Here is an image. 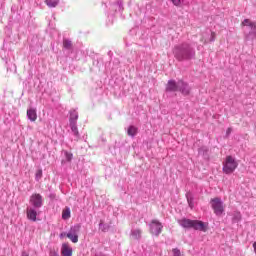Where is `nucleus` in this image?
Instances as JSON below:
<instances>
[{
    "label": "nucleus",
    "instance_id": "1",
    "mask_svg": "<svg viewBox=\"0 0 256 256\" xmlns=\"http://www.w3.org/2000/svg\"><path fill=\"white\" fill-rule=\"evenodd\" d=\"M173 54L178 61H184L193 59L195 57V50L188 43H183L174 47Z\"/></svg>",
    "mask_w": 256,
    "mask_h": 256
},
{
    "label": "nucleus",
    "instance_id": "2",
    "mask_svg": "<svg viewBox=\"0 0 256 256\" xmlns=\"http://www.w3.org/2000/svg\"><path fill=\"white\" fill-rule=\"evenodd\" d=\"M178 224L183 229H195V231H207V223L199 220H191L187 218H183L178 220Z\"/></svg>",
    "mask_w": 256,
    "mask_h": 256
},
{
    "label": "nucleus",
    "instance_id": "3",
    "mask_svg": "<svg viewBox=\"0 0 256 256\" xmlns=\"http://www.w3.org/2000/svg\"><path fill=\"white\" fill-rule=\"evenodd\" d=\"M166 91H180L182 95H189L191 89L189 88V85H187V83L183 82L182 80H179L178 82H175V80H169L166 85Z\"/></svg>",
    "mask_w": 256,
    "mask_h": 256
},
{
    "label": "nucleus",
    "instance_id": "4",
    "mask_svg": "<svg viewBox=\"0 0 256 256\" xmlns=\"http://www.w3.org/2000/svg\"><path fill=\"white\" fill-rule=\"evenodd\" d=\"M237 167H239V162H237L233 156H227L223 162L222 171L226 175H231V173H233Z\"/></svg>",
    "mask_w": 256,
    "mask_h": 256
},
{
    "label": "nucleus",
    "instance_id": "5",
    "mask_svg": "<svg viewBox=\"0 0 256 256\" xmlns=\"http://www.w3.org/2000/svg\"><path fill=\"white\" fill-rule=\"evenodd\" d=\"M81 231V225L76 224L71 226L67 232V238L70 239L72 243H79V233Z\"/></svg>",
    "mask_w": 256,
    "mask_h": 256
},
{
    "label": "nucleus",
    "instance_id": "6",
    "mask_svg": "<svg viewBox=\"0 0 256 256\" xmlns=\"http://www.w3.org/2000/svg\"><path fill=\"white\" fill-rule=\"evenodd\" d=\"M211 207L218 217L223 215V212L225 211V208L223 207V201L221 198H214L210 201Z\"/></svg>",
    "mask_w": 256,
    "mask_h": 256
},
{
    "label": "nucleus",
    "instance_id": "7",
    "mask_svg": "<svg viewBox=\"0 0 256 256\" xmlns=\"http://www.w3.org/2000/svg\"><path fill=\"white\" fill-rule=\"evenodd\" d=\"M29 203L34 207V209H41V207H43V196L37 193L32 194L30 196Z\"/></svg>",
    "mask_w": 256,
    "mask_h": 256
},
{
    "label": "nucleus",
    "instance_id": "8",
    "mask_svg": "<svg viewBox=\"0 0 256 256\" xmlns=\"http://www.w3.org/2000/svg\"><path fill=\"white\" fill-rule=\"evenodd\" d=\"M161 231H163V224L158 220H152L150 223V232L152 235L159 236L161 235Z\"/></svg>",
    "mask_w": 256,
    "mask_h": 256
},
{
    "label": "nucleus",
    "instance_id": "9",
    "mask_svg": "<svg viewBox=\"0 0 256 256\" xmlns=\"http://www.w3.org/2000/svg\"><path fill=\"white\" fill-rule=\"evenodd\" d=\"M243 27H246L248 29L250 35H256V24L251 22L249 19H245L242 22Z\"/></svg>",
    "mask_w": 256,
    "mask_h": 256
},
{
    "label": "nucleus",
    "instance_id": "10",
    "mask_svg": "<svg viewBox=\"0 0 256 256\" xmlns=\"http://www.w3.org/2000/svg\"><path fill=\"white\" fill-rule=\"evenodd\" d=\"M37 209L35 207H28L26 210L27 219L30 221H37Z\"/></svg>",
    "mask_w": 256,
    "mask_h": 256
},
{
    "label": "nucleus",
    "instance_id": "11",
    "mask_svg": "<svg viewBox=\"0 0 256 256\" xmlns=\"http://www.w3.org/2000/svg\"><path fill=\"white\" fill-rule=\"evenodd\" d=\"M62 256H73V248L69 245V243H63L61 247Z\"/></svg>",
    "mask_w": 256,
    "mask_h": 256
},
{
    "label": "nucleus",
    "instance_id": "12",
    "mask_svg": "<svg viewBox=\"0 0 256 256\" xmlns=\"http://www.w3.org/2000/svg\"><path fill=\"white\" fill-rule=\"evenodd\" d=\"M27 119H29V121L32 123L37 121V110L35 108H30L27 110Z\"/></svg>",
    "mask_w": 256,
    "mask_h": 256
},
{
    "label": "nucleus",
    "instance_id": "13",
    "mask_svg": "<svg viewBox=\"0 0 256 256\" xmlns=\"http://www.w3.org/2000/svg\"><path fill=\"white\" fill-rule=\"evenodd\" d=\"M79 119V113L77 110H71L70 111V123H77V120Z\"/></svg>",
    "mask_w": 256,
    "mask_h": 256
},
{
    "label": "nucleus",
    "instance_id": "14",
    "mask_svg": "<svg viewBox=\"0 0 256 256\" xmlns=\"http://www.w3.org/2000/svg\"><path fill=\"white\" fill-rule=\"evenodd\" d=\"M71 131L76 137V139H79V130L77 129V122H70Z\"/></svg>",
    "mask_w": 256,
    "mask_h": 256
},
{
    "label": "nucleus",
    "instance_id": "15",
    "mask_svg": "<svg viewBox=\"0 0 256 256\" xmlns=\"http://www.w3.org/2000/svg\"><path fill=\"white\" fill-rule=\"evenodd\" d=\"M62 219L64 221H67V219H71V209L69 207H66L63 211H62Z\"/></svg>",
    "mask_w": 256,
    "mask_h": 256
},
{
    "label": "nucleus",
    "instance_id": "16",
    "mask_svg": "<svg viewBox=\"0 0 256 256\" xmlns=\"http://www.w3.org/2000/svg\"><path fill=\"white\" fill-rule=\"evenodd\" d=\"M131 237H132V239H141V230L140 229H132Z\"/></svg>",
    "mask_w": 256,
    "mask_h": 256
},
{
    "label": "nucleus",
    "instance_id": "17",
    "mask_svg": "<svg viewBox=\"0 0 256 256\" xmlns=\"http://www.w3.org/2000/svg\"><path fill=\"white\" fill-rule=\"evenodd\" d=\"M45 3L50 8H55L59 5V0H45Z\"/></svg>",
    "mask_w": 256,
    "mask_h": 256
},
{
    "label": "nucleus",
    "instance_id": "18",
    "mask_svg": "<svg viewBox=\"0 0 256 256\" xmlns=\"http://www.w3.org/2000/svg\"><path fill=\"white\" fill-rule=\"evenodd\" d=\"M215 37H216L215 32H211V33H210V37H209V38H205V36H203L202 41H203L204 43H209V41H210L211 43H213V41H215Z\"/></svg>",
    "mask_w": 256,
    "mask_h": 256
},
{
    "label": "nucleus",
    "instance_id": "19",
    "mask_svg": "<svg viewBox=\"0 0 256 256\" xmlns=\"http://www.w3.org/2000/svg\"><path fill=\"white\" fill-rule=\"evenodd\" d=\"M127 133L130 137H135V135H137V127L135 126L128 127Z\"/></svg>",
    "mask_w": 256,
    "mask_h": 256
},
{
    "label": "nucleus",
    "instance_id": "20",
    "mask_svg": "<svg viewBox=\"0 0 256 256\" xmlns=\"http://www.w3.org/2000/svg\"><path fill=\"white\" fill-rule=\"evenodd\" d=\"M186 198H187V201H188V205L191 209H193L194 207V204H193V194H191V192H188L186 194Z\"/></svg>",
    "mask_w": 256,
    "mask_h": 256
},
{
    "label": "nucleus",
    "instance_id": "21",
    "mask_svg": "<svg viewBox=\"0 0 256 256\" xmlns=\"http://www.w3.org/2000/svg\"><path fill=\"white\" fill-rule=\"evenodd\" d=\"M63 47H64V49H68V50L72 49L73 43L69 39H64L63 40Z\"/></svg>",
    "mask_w": 256,
    "mask_h": 256
},
{
    "label": "nucleus",
    "instance_id": "22",
    "mask_svg": "<svg viewBox=\"0 0 256 256\" xmlns=\"http://www.w3.org/2000/svg\"><path fill=\"white\" fill-rule=\"evenodd\" d=\"M232 221L233 223H239L241 221V212H234Z\"/></svg>",
    "mask_w": 256,
    "mask_h": 256
},
{
    "label": "nucleus",
    "instance_id": "23",
    "mask_svg": "<svg viewBox=\"0 0 256 256\" xmlns=\"http://www.w3.org/2000/svg\"><path fill=\"white\" fill-rule=\"evenodd\" d=\"M171 3H173V5H175V7H181V5H183V1L184 0H170Z\"/></svg>",
    "mask_w": 256,
    "mask_h": 256
},
{
    "label": "nucleus",
    "instance_id": "24",
    "mask_svg": "<svg viewBox=\"0 0 256 256\" xmlns=\"http://www.w3.org/2000/svg\"><path fill=\"white\" fill-rule=\"evenodd\" d=\"M64 155H65V158H66L67 161H72V159H73V154L72 153H70L68 151H65Z\"/></svg>",
    "mask_w": 256,
    "mask_h": 256
},
{
    "label": "nucleus",
    "instance_id": "25",
    "mask_svg": "<svg viewBox=\"0 0 256 256\" xmlns=\"http://www.w3.org/2000/svg\"><path fill=\"white\" fill-rule=\"evenodd\" d=\"M43 177V170H38L36 172V181H39Z\"/></svg>",
    "mask_w": 256,
    "mask_h": 256
},
{
    "label": "nucleus",
    "instance_id": "26",
    "mask_svg": "<svg viewBox=\"0 0 256 256\" xmlns=\"http://www.w3.org/2000/svg\"><path fill=\"white\" fill-rule=\"evenodd\" d=\"M172 253H173V256H183V255L181 254V250H179V249H177V248H174V249L172 250Z\"/></svg>",
    "mask_w": 256,
    "mask_h": 256
},
{
    "label": "nucleus",
    "instance_id": "27",
    "mask_svg": "<svg viewBox=\"0 0 256 256\" xmlns=\"http://www.w3.org/2000/svg\"><path fill=\"white\" fill-rule=\"evenodd\" d=\"M99 229H101V231H107V225L103 224V222H100Z\"/></svg>",
    "mask_w": 256,
    "mask_h": 256
},
{
    "label": "nucleus",
    "instance_id": "28",
    "mask_svg": "<svg viewBox=\"0 0 256 256\" xmlns=\"http://www.w3.org/2000/svg\"><path fill=\"white\" fill-rule=\"evenodd\" d=\"M60 239H65V237H67V232H62L59 235Z\"/></svg>",
    "mask_w": 256,
    "mask_h": 256
},
{
    "label": "nucleus",
    "instance_id": "29",
    "mask_svg": "<svg viewBox=\"0 0 256 256\" xmlns=\"http://www.w3.org/2000/svg\"><path fill=\"white\" fill-rule=\"evenodd\" d=\"M231 128H228L227 131H226V137H229V135H231Z\"/></svg>",
    "mask_w": 256,
    "mask_h": 256
},
{
    "label": "nucleus",
    "instance_id": "30",
    "mask_svg": "<svg viewBox=\"0 0 256 256\" xmlns=\"http://www.w3.org/2000/svg\"><path fill=\"white\" fill-rule=\"evenodd\" d=\"M21 256H29V254L27 252H22Z\"/></svg>",
    "mask_w": 256,
    "mask_h": 256
},
{
    "label": "nucleus",
    "instance_id": "31",
    "mask_svg": "<svg viewBox=\"0 0 256 256\" xmlns=\"http://www.w3.org/2000/svg\"><path fill=\"white\" fill-rule=\"evenodd\" d=\"M118 5H119V7L121 9V7L123 6V2H118Z\"/></svg>",
    "mask_w": 256,
    "mask_h": 256
},
{
    "label": "nucleus",
    "instance_id": "32",
    "mask_svg": "<svg viewBox=\"0 0 256 256\" xmlns=\"http://www.w3.org/2000/svg\"><path fill=\"white\" fill-rule=\"evenodd\" d=\"M97 256H105V255H103V254H100V255H97Z\"/></svg>",
    "mask_w": 256,
    "mask_h": 256
}]
</instances>
